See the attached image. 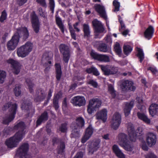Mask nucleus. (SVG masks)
Returning a JSON list of instances; mask_svg holds the SVG:
<instances>
[{"instance_id":"nucleus-22","label":"nucleus","mask_w":158,"mask_h":158,"mask_svg":"<svg viewBox=\"0 0 158 158\" xmlns=\"http://www.w3.org/2000/svg\"><path fill=\"white\" fill-rule=\"evenodd\" d=\"M93 129L91 125H89L86 128L85 134L82 138L81 142L82 143H85L91 136L93 132Z\"/></svg>"},{"instance_id":"nucleus-40","label":"nucleus","mask_w":158,"mask_h":158,"mask_svg":"<svg viewBox=\"0 0 158 158\" xmlns=\"http://www.w3.org/2000/svg\"><path fill=\"white\" fill-rule=\"evenodd\" d=\"M73 130L72 133L71 134L70 136L71 138H77L79 136V128H78L77 127L74 126L73 128H72Z\"/></svg>"},{"instance_id":"nucleus-14","label":"nucleus","mask_w":158,"mask_h":158,"mask_svg":"<svg viewBox=\"0 0 158 158\" xmlns=\"http://www.w3.org/2000/svg\"><path fill=\"white\" fill-rule=\"evenodd\" d=\"M7 63L11 64L13 73L18 75L20 72L21 65L18 61L12 59H10L7 60Z\"/></svg>"},{"instance_id":"nucleus-41","label":"nucleus","mask_w":158,"mask_h":158,"mask_svg":"<svg viewBox=\"0 0 158 158\" xmlns=\"http://www.w3.org/2000/svg\"><path fill=\"white\" fill-rule=\"evenodd\" d=\"M60 97L59 94H57L55 95L53 99V106L56 110H57L59 107L58 105V99Z\"/></svg>"},{"instance_id":"nucleus-15","label":"nucleus","mask_w":158,"mask_h":158,"mask_svg":"<svg viewBox=\"0 0 158 158\" xmlns=\"http://www.w3.org/2000/svg\"><path fill=\"white\" fill-rule=\"evenodd\" d=\"M138 130H137L135 132L133 125L131 123H129L127 126V131L129 137V139L131 141H135L136 137L140 135V133L138 134Z\"/></svg>"},{"instance_id":"nucleus-46","label":"nucleus","mask_w":158,"mask_h":158,"mask_svg":"<svg viewBox=\"0 0 158 158\" xmlns=\"http://www.w3.org/2000/svg\"><path fill=\"white\" fill-rule=\"evenodd\" d=\"M69 28L72 39L74 40H76V36L75 31L73 29V27L70 23L68 24Z\"/></svg>"},{"instance_id":"nucleus-7","label":"nucleus","mask_w":158,"mask_h":158,"mask_svg":"<svg viewBox=\"0 0 158 158\" xmlns=\"http://www.w3.org/2000/svg\"><path fill=\"white\" fill-rule=\"evenodd\" d=\"M101 103V102L98 98H93L90 100L87 109L88 113L91 114L94 110H96L100 106Z\"/></svg>"},{"instance_id":"nucleus-51","label":"nucleus","mask_w":158,"mask_h":158,"mask_svg":"<svg viewBox=\"0 0 158 158\" xmlns=\"http://www.w3.org/2000/svg\"><path fill=\"white\" fill-rule=\"evenodd\" d=\"M44 66L46 67L44 72L45 73H47L50 70L51 66L52 65V63L51 60H49L48 62L45 63L44 64Z\"/></svg>"},{"instance_id":"nucleus-64","label":"nucleus","mask_w":158,"mask_h":158,"mask_svg":"<svg viewBox=\"0 0 158 158\" xmlns=\"http://www.w3.org/2000/svg\"><path fill=\"white\" fill-rule=\"evenodd\" d=\"M60 141V139L57 137H54L52 139V144L53 145L57 144Z\"/></svg>"},{"instance_id":"nucleus-16","label":"nucleus","mask_w":158,"mask_h":158,"mask_svg":"<svg viewBox=\"0 0 158 158\" xmlns=\"http://www.w3.org/2000/svg\"><path fill=\"white\" fill-rule=\"evenodd\" d=\"M93 46L100 52H106L109 50L107 45L101 41H96L92 43Z\"/></svg>"},{"instance_id":"nucleus-36","label":"nucleus","mask_w":158,"mask_h":158,"mask_svg":"<svg viewBox=\"0 0 158 158\" xmlns=\"http://www.w3.org/2000/svg\"><path fill=\"white\" fill-rule=\"evenodd\" d=\"M56 24L60 29L62 33L64 31V27L61 18L59 16H56Z\"/></svg>"},{"instance_id":"nucleus-52","label":"nucleus","mask_w":158,"mask_h":158,"mask_svg":"<svg viewBox=\"0 0 158 158\" xmlns=\"http://www.w3.org/2000/svg\"><path fill=\"white\" fill-rule=\"evenodd\" d=\"M21 87L18 85H16L15 88L14 89V92L15 96L17 97L19 96L21 94Z\"/></svg>"},{"instance_id":"nucleus-61","label":"nucleus","mask_w":158,"mask_h":158,"mask_svg":"<svg viewBox=\"0 0 158 158\" xmlns=\"http://www.w3.org/2000/svg\"><path fill=\"white\" fill-rule=\"evenodd\" d=\"M104 40L108 44H110L112 43L111 37L110 35H107L104 39Z\"/></svg>"},{"instance_id":"nucleus-23","label":"nucleus","mask_w":158,"mask_h":158,"mask_svg":"<svg viewBox=\"0 0 158 158\" xmlns=\"http://www.w3.org/2000/svg\"><path fill=\"white\" fill-rule=\"evenodd\" d=\"M25 128L24 123L22 122H20L14 126V129L16 130H18L19 131L17 133L19 132V135L22 136V139L25 135L24 130Z\"/></svg>"},{"instance_id":"nucleus-32","label":"nucleus","mask_w":158,"mask_h":158,"mask_svg":"<svg viewBox=\"0 0 158 158\" xmlns=\"http://www.w3.org/2000/svg\"><path fill=\"white\" fill-rule=\"evenodd\" d=\"M134 101H131L129 103L127 102L126 103L124 110L126 116H128L130 114L131 110L134 106Z\"/></svg>"},{"instance_id":"nucleus-59","label":"nucleus","mask_w":158,"mask_h":158,"mask_svg":"<svg viewBox=\"0 0 158 158\" xmlns=\"http://www.w3.org/2000/svg\"><path fill=\"white\" fill-rule=\"evenodd\" d=\"M145 156V158H157L156 155L152 152H149Z\"/></svg>"},{"instance_id":"nucleus-39","label":"nucleus","mask_w":158,"mask_h":158,"mask_svg":"<svg viewBox=\"0 0 158 158\" xmlns=\"http://www.w3.org/2000/svg\"><path fill=\"white\" fill-rule=\"evenodd\" d=\"M137 51L138 53L137 54V56L139 59V61L140 63H142L144 58V54L142 49L137 48Z\"/></svg>"},{"instance_id":"nucleus-29","label":"nucleus","mask_w":158,"mask_h":158,"mask_svg":"<svg viewBox=\"0 0 158 158\" xmlns=\"http://www.w3.org/2000/svg\"><path fill=\"white\" fill-rule=\"evenodd\" d=\"M127 135L126 134L121 133L118 134V141L119 145L120 146L123 145V144L124 143L128 140L127 139Z\"/></svg>"},{"instance_id":"nucleus-21","label":"nucleus","mask_w":158,"mask_h":158,"mask_svg":"<svg viewBox=\"0 0 158 158\" xmlns=\"http://www.w3.org/2000/svg\"><path fill=\"white\" fill-rule=\"evenodd\" d=\"M107 111L106 109H103L98 112L96 114V117L98 120H102L103 122H105L107 119Z\"/></svg>"},{"instance_id":"nucleus-30","label":"nucleus","mask_w":158,"mask_h":158,"mask_svg":"<svg viewBox=\"0 0 158 158\" xmlns=\"http://www.w3.org/2000/svg\"><path fill=\"white\" fill-rule=\"evenodd\" d=\"M137 116L139 119L143 121L147 124H150L151 120L148 118L147 116L144 113L139 112H137Z\"/></svg>"},{"instance_id":"nucleus-35","label":"nucleus","mask_w":158,"mask_h":158,"mask_svg":"<svg viewBox=\"0 0 158 158\" xmlns=\"http://www.w3.org/2000/svg\"><path fill=\"white\" fill-rule=\"evenodd\" d=\"M103 73L106 76L110 75V65H99Z\"/></svg>"},{"instance_id":"nucleus-5","label":"nucleus","mask_w":158,"mask_h":158,"mask_svg":"<svg viewBox=\"0 0 158 158\" xmlns=\"http://www.w3.org/2000/svg\"><path fill=\"white\" fill-rule=\"evenodd\" d=\"M60 52L63 56V60L65 63H68L70 57V50L67 45L61 44L59 46Z\"/></svg>"},{"instance_id":"nucleus-50","label":"nucleus","mask_w":158,"mask_h":158,"mask_svg":"<svg viewBox=\"0 0 158 158\" xmlns=\"http://www.w3.org/2000/svg\"><path fill=\"white\" fill-rule=\"evenodd\" d=\"M147 70L150 71L152 74L155 76H157L158 75V70L154 66H151L148 68Z\"/></svg>"},{"instance_id":"nucleus-44","label":"nucleus","mask_w":158,"mask_h":158,"mask_svg":"<svg viewBox=\"0 0 158 158\" xmlns=\"http://www.w3.org/2000/svg\"><path fill=\"white\" fill-rule=\"evenodd\" d=\"M86 71L89 73H92L94 75L96 76L99 75V73L97 69L93 67H91L90 68L87 69Z\"/></svg>"},{"instance_id":"nucleus-58","label":"nucleus","mask_w":158,"mask_h":158,"mask_svg":"<svg viewBox=\"0 0 158 158\" xmlns=\"http://www.w3.org/2000/svg\"><path fill=\"white\" fill-rule=\"evenodd\" d=\"M38 10L39 11L38 12L40 16L43 17L44 18L47 19V16L46 15V13L44 12L43 11L42 8H39Z\"/></svg>"},{"instance_id":"nucleus-18","label":"nucleus","mask_w":158,"mask_h":158,"mask_svg":"<svg viewBox=\"0 0 158 158\" xmlns=\"http://www.w3.org/2000/svg\"><path fill=\"white\" fill-rule=\"evenodd\" d=\"M71 102L75 106H81L85 105V101L83 97L78 96L73 97Z\"/></svg>"},{"instance_id":"nucleus-33","label":"nucleus","mask_w":158,"mask_h":158,"mask_svg":"<svg viewBox=\"0 0 158 158\" xmlns=\"http://www.w3.org/2000/svg\"><path fill=\"white\" fill-rule=\"evenodd\" d=\"M77 123H73L72 124L71 127L73 128L74 126L77 127L78 128H79L80 127H82L84 125V119L81 117H78L76 119Z\"/></svg>"},{"instance_id":"nucleus-60","label":"nucleus","mask_w":158,"mask_h":158,"mask_svg":"<svg viewBox=\"0 0 158 158\" xmlns=\"http://www.w3.org/2000/svg\"><path fill=\"white\" fill-rule=\"evenodd\" d=\"M88 83L94 88H97L98 85L97 82L93 80L89 81H88Z\"/></svg>"},{"instance_id":"nucleus-47","label":"nucleus","mask_w":158,"mask_h":158,"mask_svg":"<svg viewBox=\"0 0 158 158\" xmlns=\"http://www.w3.org/2000/svg\"><path fill=\"white\" fill-rule=\"evenodd\" d=\"M68 123L65 122L61 124L59 127V131L62 133L66 132L67 130Z\"/></svg>"},{"instance_id":"nucleus-63","label":"nucleus","mask_w":158,"mask_h":158,"mask_svg":"<svg viewBox=\"0 0 158 158\" xmlns=\"http://www.w3.org/2000/svg\"><path fill=\"white\" fill-rule=\"evenodd\" d=\"M79 23V22H76L73 25V27L74 28L73 29L75 30V31L79 32L80 31V29L78 27Z\"/></svg>"},{"instance_id":"nucleus-4","label":"nucleus","mask_w":158,"mask_h":158,"mask_svg":"<svg viewBox=\"0 0 158 158\" xmlns=\"http://www.w3.org/2000/svg\"><path fill=\"white\" fill-rule=\"evenodd\" d=\"M31 21L34 31L36 34L39 33L40 27V23L38 18L35 12L33 11L30 15Z\"/></svg>"},{"instance_id":"nucleus-45","label":"nucleus","mask_w":158,"mask_h":158,"mask_svg":"<svg viewBox=\"0 0 158 158\" xmlns=\"http://www.w3.org/2000/svg\"><path fill=\"white\" fill-rule=\"evenodd\" d=\"M132 48L129 45H124L123 47V51L124 54L127 56L132 51Z\"/></svg>"},{"instance_id":"nucleus-3","label":"nucleus","mask_w":158,"mask_h":158,"mask_svg":"<svg viewBox=\"0 0 158 158\" xmlns=\"http://www.w3.org/2000/svg\"><path fill=\"white\" fill-rule=\"evenodd\" d=\"M33 47L32 44L29 42H27L25 44L17 48V54L19 57H25L32 51Z\"/></svg>"},{"instance_id":"nucleus-6","label":"nucleus","mask_w":158,"mask_h":158,"mask_svg":"<svg viewBox=\"0 0 158 158\" xmlns=\"http://www.w3.org/2000/svg\"><path fill=\"white\" fill-rule=\"evenodd\" d=\"M19 133H16L13 137L6 140L5 143L8 148H12L16 147L18 143L22 140V136L20 135L19 136Z\"/></svg>"},{"instance_id":"nucleus-26","label":"nucleus","mask_w":158,"mask_h":158,"mask_svg":"<svg viewBox=\"0 0 158 158\" xmlns=\"http://www.w3.org/2000/svg\"><path fill=\"white\" fill-rule=\"evenodd\" d=\"M48 115L47 112L46 111L42 113L36 121L37 125H40L42 122L47 121L48 119Z\"/></svg>"},{"instance_id":"nucleus-17","label":"nucleus","mask_w":158,"mask_h":158,"mask_svg":"<svg viewBox=\"0 0 158 158\" xmlns=\"http://www.w3.org/2000/svg\"><path fill=\"white\" fill-rule=\"evenodd\" d=\"M88 143L89 152L93 154L99 148L100 141L99 140L94 139L92 141H89Z\"/></svg>"},{"instance_id":"nucleus-19","label":"nucleus","mask_w":158,"mask_h":158,"mask_svg":"<svg viewBox=\"0 0 158 158\" xmlns=\"http://www.w3.org/2000/svg\"><path fill=\"white\" fill-rule=\"evenodd\" d=\"M46 95L44 91L42 89H40L36 91V94L34 97V101L36 102L43 101L45 98Z\"/></svg>"},{"instance_id":"nucleus-10","label":"nucleus","mask_w":158,"mask_h":158,"mask_svg":"<svg viewBox=\"0 0 158 158\" xmlns=\"http://www.w3.org/2000/svg\"><path fill=\"white\" fill-rule=\"evenodd\" d=\"M29 148L28 143H23L18 148L17 151V154H18L20 158H29L27 152Z\"/></svg>"},{"instance_id":"nucleus-43","label":"nucleus","mask_w":158,"mask_h":158,"mask_svg":"<svg viewBox=\"0 0 158 158\" xmlns=\"http://www.w3.org/2000/svg\"><path fill=\"white\" fill-rule=\"evenodd\" d=\"M114 50L116 53L119 56L121 55L122 51L121 48L120 47V44L118 43H116L114 46Z\"/></svg>"},{"instance_id":"nucleus-49","label":"nucleus","mask_w":158,"mask_h":158,"mask_svg":"<svg viewBox=\"0 0 158 158\" xmlns=\"http://www.w3.org/2000/svg\"><path fill=\"white\" fill-rule=\"evenodd\" d=\"M65 148V144L64 142L61 141L60 144L58 148V153L59 154H62L64 152Z\"/></svg>"},{"instance_id":"nucleus-25","label":"nucleus","mask_w":158,"mask_h":158,"mask_svg":"<svg viewBox=\"0 0 158 158\" xmlns=\"http://www.w3.org/2000/svg\"><path fill=\"white\" fill-rule=\"evenodd\" d=\"M154 31L153 26H149L144 32V37L148 40L150 39L153 35Z\"/></svg>"},{"instance_id":"nucleus-27","label":"nucleus","mask_w":158,"mask_h":158,"mask_svg":"<svg viewBox=\"0 0 158 158\" xmlns=\"http://www.w3.org/2000/svg\"><path fill=\"white\" fill-rule=\"evenodd\" d=\"M113 152L118 158H125L124 154L120 149L118 146L116 144L114 145L112 147Z\"/></svg>"},{"instance_id":"nucleus-28","label":"nucleus","mask_w":158,"mask_h":158,"mask_svg":"<svg viewBox=\"0 0 158 158\" xmlns=\"http://www.w3.org/2000/svg\"><path fill=\"white\" fill-rule=\"evenodd\" d=\"M55 66L56 74V77L57 81H59L60 80L62 74L61 67L59 63H56Z\"/></svg>"},{"instance_id":"nucleus-9","label":"nucleus","mask_w":158,"mask_h":158,"mask_svg":"<svg viewBox=\"0 0 158 158\" xmlns=\"http://www.w3.org/2000/svg\"><path fill=\"white\" fill-rule=\"evenodd\" d=\"M90 55L92 58L94 60L104 62L110 61L109 57L108 55L98 53L94 50L91 51Z\"/></svg>"},{"instance_id":"nucleus-11","label":"nucleus","mask_w":158,"mask_h":158,"mask_svg":"<svg viewBox=\"0 0 158 158\" xmlns=\"http://www.w3.org/2000/svg\"><path fill=\"white\" fill-rule=\"evenodd\" d=\"M120 87L122 91L125 92L134 91L135 89V87L133 85V82L128 80H123Z\"/></svg>"},{"instance_id":"nucleus-54","label":"nucleus","mask_w":158,"mask_h":158,"mask_svg":"<svg viewBox=\"0 0 158 158\" xmlns=\"http://www.w3.org/2000/svg\"><path fill=\"white\" fill-rule=\"evenodd\" d=\"M50 10L52 13L53 14L54 12V9L55 6V3L54 0H48Z\"/></svg>"},{"instance_id":"nucleus-55","label":"nucleus","mask_w":158,"mask_h":158,"mask_svg":"<svg viewBox=\"0 0 158 158\" xmlns=\"http://www.w3.org/2000/svg\"><path fill=\"white\" fill-rule=\"evenodd\" d=\"M113 4L114 6V9L113 10V11L117 12L119 11L120 6V3L118 2H115V1H113Z\"/></svg>"},{"instance_id":"nucleus-57","label":"nucleus","mask_w":158,"mask_h":158,"mask_svg":"<svg viewBox=\"0 0 158 158\" xmlns=\"http://www.w3.org/2000/svg\"><path fill=\"white\" fill-rule=\"evenodd\" d=\"M36 2L42 7L45 8L47 7L46 0H36Z\"/></svg>"},{"instance_id":"nucleus-62","label":"nucleus","mask_w":158,"mask_h":158,"mask_svg":"<svg viewBox=\"0 0 158 158\" xmlns=\"http://www.w3.org/2000/svg\"><path fill=\"white\" fill-rule=\"evenodd\" d=\"M6 73L3 70H0V80H2L6 77Z\"/></svg>"},{"instance_id":"nucleus-31","label":"nucleus","mask_w":158,"mask_h":158,"mask_svg":"<svg viewBox=\"0 0 158 158\" xmlns=\"http://www.w3.org/2000/svg\"><path fill=\"white\" fill-rule=\"evenodd\" d=\"M150 114L152 117L158 114V105L152 103L149 108Z\"/></svg>"},{"instance_id":"nucleus-1","label":"nucleus","mask_w":158,"mask_h":158,"mask_svg":"<svg viewBox=\"0 0 158 158\" xmlns=\"http://www.w3.org/2000/svg\"><path fill=\"white\" fill-rule=\"evenodd\" d=\"M16 30L11 39L7 43L6 46L8 50H14L16 48L19 42L20 38L24 41L29 36L28 31L25 27H20Z\"/></svg>"},{"instance_id":"nucleus-20","label":"nucleus","mask_w":158,"mask_h":158,"mask_svg":"<svg viewBox=\"0 0 158 158\" xmlns=\"http://www.w3.org/2000/svg\"><path fill=\"white\" fill-rule=\"evenodd\" d=\"M92 24L94 32H103L105 29L102 23L97 19L94 20Z\"/></svg>"},{"instance_id":"nucleus-12","label":"nucleus","mask_w":158,"mask_h":158,"mask_svg":"<svg viewBox=\"0 0 158 158\" xmlns=\"http://www.w3.org/2000/svg\"><path fill=\"white\" fill-rule=\"evenodd\" d=\"M121 122V115L118 112L115 113L113 115L111 121V127L114 130H117L119 127Z\"/></svg>"},{"instance_id":"nucleus-8","label":"nucleus","mask_w":158,"mask_h":158,"mask_svg":"<svg viewBox=\"0 0 158 158\" xmlns=\"http://www.w3.org/2000/svg\"><path fill=\"white\" fill-rule=\"evenodd\" d=\"M31 102L28 100H23L21 108L27 113V117H31L35 112V109L31 106Z\"/></svg>"},{"instance_id":"nucleus-38","label":"nucleus","mask_w":158,"mask_h":158,"mask_svg":"<svg viewBox=\"0 0 158 158\" xmlns=\"http://www.w3.org/2000/svg\"><path fill=\"white\" fill-rule=\"evenodd\" d=\"M123 145H122L121 146L123 147L126 150L130 152L133 150L134 146L129 141H128L123 143Z\"/></svg>"},{"instance_id":"nucleus-34","label":"nucleus","mask_w":158,"mask_h":158,"mask_svg":"<svg viewBox=\"0 0 158 158\" xmlns=\"http://www.w3.org/2000/svg\"><path fill=\"white\" fill-rule=\"evenodd\" d=\"M83 31L85 38H88L90 36L91 31L88 24L85 23L83 25Z\"/></svg>"},{"instance_id":"nucleus-37","label":"nucleus","mask_w":158,"mask_h":158,"mask_svg":"<svg viewBox=\"0 0 158 158\" xmlns=\"http://www.w3.org/2000/svg\"><path fill=\"white\" fill-rule=\"evenodd\" d=\"M108 92L110 95L111 97L113 98H114L116 95V92L115 90L114 86L111 84L108 85Z\"/></svg>"},{"instance_id":"nucleus-56","label":"nucleus","mask_w":158,"mask_h":158,"mask_svg":"<svg viewBox=\"0 0 158 158\" xmlns=\"http://www.w3.org/2000/svg\"><path fill=\"white\" fill-rule=\"evenodd\" d=\"M7 18V14L5 10H4L2 13L0 17V22H3Z\"/></svg>"},{"instance_id":"nucleus-42","label":"nucleus","mask_w":158,"mask_h":158,"mask_svg":"<svg viewBox=\"0 0 158 158\" xmlns=\"http://www.w3.org/2000/svg\"><path fill=\"white\" fill-rule=\"evenodd\" d=\"M53 56V53L51 51H46L43 55V57L48 61L51 60L52 59Z\"/></svg>"},{"instance_id":"nucleus-48","label":"nucleus","mask_w":158,"mask_h":158,"mask_svg":"<svg viewBox=\"0 0 158 158\" xmlns=\"http://www.w3.org/2000/svg\"><path fill=\"white\" fill-rule=\"evenodd\" d=\"M26 82L28 87L29 91L31 93H33V88L34 86V84L32 83L30 79H26Z\"/></svg>"},{"instance_id":"nucleus-53","label":"nucleus","mask_w":158,"mask_h":158,"mask_svg":"<svg viewBox=\"0 0 158 158\" xmlns=\"http://www.w3.org/2000/svg\"><path fill=\"white\" fill-rule=\"evenodd\" d=\"M110 75L115 74L118 71V68L117 67L113 66L111 65H110Z\"/></svg>"},{"instance_id":"nucleus-24","label":"nucleus","mask_w":158,"mask_h":158,"mask_svg":"<svg viewBox=\"0 0 158 158\" xmlns=\"http://www.w3.org/2000/svg\"><path fill=\"white\" fill-rule=\"evenodd\" d=\"M94 8L102 17L105 19L106 18L105 8L104 6L100 4H96L94 6Z\"/></svg>"},{"instance_id":"nucleus-13","label":"nucleus","mask_w":158,"mask_h":158,"mask_svg":"<svg viewBox=\"0 0 158 158\" xmlns=\"http://www.w3.org/2000/svg\"><path fill=\"white\" fill-rule=\"evenodd\" d=\"M157 137L156 134L153 132H148L146 135V141L150 147L154 146L156 143Z\"/></svg>"},{"instance_id":"nucleus-2","label":"nucleus","mask_w":158,"mask_h":158,"mask_svg":"<svg viewBox=\"0 0 158 158\" xmlns=\"http://www.w3.org/2000/svg\"><path fill=\"white\" fill-rule=\"evenodd\" d=\"M18 108L17 105L15 103H12L8 102L6 103L3 106L2 110H6L9 109L10 114L3 121V123L5 124H8L14 118Z\"/></svg>"}]
</instances>
